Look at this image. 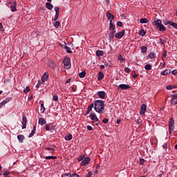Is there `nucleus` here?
<instances>
[{"mask_svg": "<svg viewBox=\"0 0 177 177\" xmlns=\"http://www.w3.org/2000/svg\"><path fill=\"white\" fill-rule=\"evenodd\" d=\"M46 8H47L48 10H52L53 9V5L50 3H46Z\"/></svg>", "mask_w": 177, "mask_h": 177, "instance_id": "22", "label": "nucleus"}, {"mask_svg": "<svg viewBox=\"0 0 177 177\" xmlns=\"http://www.w3.org/2000/svg\"><path fill=\"white\" fill-rule=\"evenodd\" d=\"M125 35V30H123L115 35V37L118 39H121V38L123 37V36Z\"/></svg>", "mask_w": 177, "mask_h": 177, "instance_id": "6", "label": "nucleus"}, {"mask_svg": "<svg viewBox=\"0 0 177 177\" xmlns=\"http://www.w3.org/2000/svg\"><path fill=\"white\" fill-rule=\"evenodd\" d=\"M139 35H140L141 37H145L146 35V32L145 31V30H140L138 32Z\"/></svg>", "mask_w": 177, "mask_h": 177, "instance_id": "30", "label": "nucleus"}, {"mask_svg": "<svg viewBox=\"0 0 177 177\" xmlns=\"http://www.w3.org/2000/svg\"><path fill=\"white\" fill-rule=\"evenodd\" d=\"M171 74H173V75H177V69L172 71Z\"/></svg>", "mask_w": 177, "mask_h": 177, "instance_id": "54", "label": "nucleus"}, {"mask_svg": "<svg viewBox=\"0 0 177 177\" xmlns=\"http://www.w3.org/2000/svg\"><path fill=\"white\" fill-rule=\"evenodd\" d=\"M106 17H108V20H110V21H113V20H114V15H113L110 11L106 12Z\"/></svg>", "mask_w": 177, "mask_h": 177, "instance_id": "12", "label": "nucleus"}, {"mask_svg": "<svg viewBox=\"0 0 177 177\" xmlns=\"http://www.w3.org/2000/svg\"><path fill=\"white\" fill-rule=\"evenodd\" d=\"M59 19V13H55V16L54 18V21H57V20Z\"/></svg>", "mask_w": 177, "mask_h": 177, "instance_id": "49", "label": "nucleus"}, {"mask_svg": "<svg viewBox=\"0 0 177 177\" xmlns=\"http://www.w3.org/2000/svg\"><path fill=\"white\" fill-rule=\"evenodd\" d=\"M163 24H164L165 26H168V24H169L170 26H171L172 21H163Z\"/></svg>", "mask_w": 177, "mask_h": 177, "instance_id": "38", "label": "nucleus"}, {"mask_svg": "<svg viewBox=\"0 0 177 177\" xmlns=\"http://www.w3.org/2000/svg\"><path fill=\"white\" fill-rule=\"evenodd\" d=\"M97 95L99 96L100 99H104L106 97V92L104 91H98Z\"/></svg>", "mask_w": 177, "mask_h": 177, "instance_id": "11", "label": "nucleus"}, {"mask_svg": "<svg viewBox=\"0 0 177 177\" xmlns=\"http://www.w3.org/2000/svg\"><path fill=\"white\" fill-rule=\"evenodd\" d=\"M55 127L50 124H46V131H55Z\"/></svg>", "mask_w": 177, "mask_h": 177, "instance_id": "13", "label": "nucleus"}, {"mask_svg": "<svg viewBox=\"0 0 177 177\" xmlns=\"http://www.w3.org/2000/svg\"><path fill=\"white\" fill-rule=\"evenodd\" d=\"M149 59H154L156 57V53H150L149 55Z\"/></svg>", "mask_w": 177, "mask_h": 177, "instance_id": "36", "label": "nucleus"}, {"mask_svg": "<svg viewBox=\"0 0 177 177\" xmlns=\"http://www.w3.org/2000/svg\"><path fill=\"white\" fill-rule=\"evenodd\" d=\"M41 84H44L43 82H41V80H39L38 83L36 85V88H39V86H41Z\"/></svg>", "mask_w": 177, "mask_h": 177, "instance_id": "44", "label": "nucleus"}, {"mask_svg": "<svg viewBox=\"0 0 177 177\" xmlns=\"http://www.w3.org/2000/svg\"><path fill=\"white\" fill-rule=\"evenodd\" d=\"M118 88L120 89H122V91H125L127 89H130L131 86L128 85V84H120L118 86Z\"/></svg>", "mask_w": 177, "mask_h": 177, "instance_id": "9", "label": "nucleus"}, {"mask_svg": "<svg viewBox=\"0 0 177 177\" xmlns=\"http://www.w3.org/2000/svg\"><path fill=\"white\" fill-rule=\"evenodd\" d=\"M49 78V73L47 72L44 73L43 76L41 77V82H43V84H45V81H46Z\"/></svg>", "mask_w": 177, "mask_h": 177, "instance_id": "8", "label": "nucleus"}, {"mask_svg": "<svg viewBox=\"0 0 177 177\" xmlns=\"http://www.w3.org/2000/svg\"><path fill=\"white\" fill-rule=\"evenodd\" d=\"M171 26L177 30V23L171 22Z\"/></svg>", "mask_w": 177, "mask_h": 177, "instance_id": "48", "label": "nucleus"}, {"mask_svg": "<svg viewBox=\"0 0 177 177\" xmlns=\"http://www.w3.org/2000/svg\"><path fill=\"white\" fill-rule=\"evenodd\" d=\"M131 75H132L133 78H138V74H136V73L135 71H133L131 73Z\"/></svg>", "mask_w": 177, "mask_h": 177, "instance_id": "42", "label": "nucleus"}, {"mask_svg": "<svg viewBox=\"0 0 177 177\" xmlns=\"http://www.w3.org/2000/svg\"><path fill=\"white\" fill-rule=\"evenodd\" d=\"M94 109L95 110L96 113L103 114V110H104V101L102 100H96L94 102Z\"/></svg>", "mask_w": 177, "mask_h": 177, "instance_id": "1", "label": "nucleus"}, {"mask_svg": "<svg viewBox=\"0 0 177 177\" xmlns=\"http://www.w3.org/2000/svg\"><path fill=\"white\" fill-rule=\"evenodd\" d=\"M54 10H55V13H59L60 12V8L59 7H55Z\"/></svg>", "mask_w": 177, "mask_h": 177, "instance_id": "47", "label": "nucleus"}, {"mask_svg": "<svg viewBox=\"0 0 177 177\" xmlns=\"http://www.w3.org/2000/svg\"><path fill=\"white\" fill-rule=\"evenodd\" d=\"M162 56H164L165 57H167V50H165L162 53Z\"/></svg>", "mask_w": 177, "mask_h": 177, "instance_id": "62", "label": "nucleus"}, {"mask_svg": "<svg viewBox=\"0 0 177 177\" xmlns=\"http://www.w3.org/2000/svg\"><path fill=\"white\" fill-rule=\"evenodd\" d=\"M115 32H116L115 30H113L112 32H110L109 36V41L114 39V35L115 34Z\"/></svg>", "mask_w": 177, "mask_h": 177, "instance_id": "18", "label": "nucleus"}, {"mask_svg": "<svg viewBox=\"0 0 177 177\" xmlns=\"http://www.w3.org/2000/svg\"><path fill=\"white\" fill-rule=\"evenodd\" d=\"M10 174V171H6L3 172V175H6L7 176H9V174Z\"/></svg>", "mask_w": 177, "mask_h": 177, "instance_id": "53", "label": "nucleus"}, {"mask_svg": "<svg viewBox=\"0 0 177 177\" xmlns=\"http://www.w3.org/2000/svg\"><path fill=\"white\" fill-rule=\"evenodd\" d=\"M162 147L163 149H168L167 143L163 144Z\"/></svg>", "mask_w": 177, "mask_h": 177, "instance_id": "60", "label": "nucleus"}, {"mask_svg": "<svg viewBox=\"0 0 177 177\" xmlns=\"http://www.w3.org/2000/svg\"><path fill=\"white\" fill-rule=\"evenodd\" d=\"M38 124L39 125H45L46 124V120L44 118H39Z\"/></svg>", "mask_w": 177, "mask_h": 177, "instance_id": "16", "label": "nucleus"}, {"mask_svg": "<svg viewBox=\"0 0 177 177\" xmlns=\"http://www.w3.org/2000/svg\"><path fill=\"white\" fill-rule=\"evenodd\" d=\"M71 177H80V176H78L75 174H73V175H71Z\"/></svg>", "mask_w": 177, "mask_h": 177, "instance_id": "64", "label": "nucleus"}, {"mask_svg": "<svg viewBox=\"0 0 177 177\" xmlns=\"http://www.w3.org/2000/svg\"><path fill=\"white\" fill-rule=\"evenodd\" d=\"M147 109V106H146V104H143L142 106H141V110L140 111V114L141 115H143V114H145V113H146V110Z\"/></svg>", "mask_w": 177, "mask_h": 177, "instance_id": "10", "label": "nucleus"}, {"mask_svg": "<svg viewBox=\"0 0 177 177\" xmlns=\"http://www.w3.org/2000/svg\"><path fill=\"white\" fill-rule=\"evenodd\" d=\"M175 130V121L174 120V118H171L169 122V133H172Z\"/></svg>", "mask_w": 177, "mask_h": 177, "instance_id": "4", "label": "nucleus"}, {"mask_svg": "<svg viewBox=\"0 0 177 177\" xmlns=\"http://www.w3.org/2000/svg\"><path fill=\"white\" fill-rule=\"evenodd\" d=\"M85 75H86V73L85 71H82L79 74L80 78H85Z\"/></svg>", "mask_w": 177, "mask_h": 177, "instance_id": "29", "label": "nucleus"}, {"mask_svg": "<svg viewBox=\"0 0 177 177\" xmlns=\"http://www.w3.org/2000/svg\"><path fill=\"white\" fill-rule=\"evenodd\" d=\"M171 103H174V100H176V97H177V93L175 94H172L171 95Z\"/></svg>", "mask_w": 177, "mask_h": 177, "instance_id": "28", "label": "nucleus"}, {"mask_svg": "<svg viewBox=\"0 0 177 177\" xmlns=\"http://www.w3.org/2000/svg\"><path fill=\"white\" fill-rule=\"evenodd\" d=\"M62 177H71V174L66 173V174L62 175Z\"/></svg>", "mask_w": 177, "mask_h": 177, "instance_id": "46", "label": "nucleus"}, {"mask_svg": "<svg viewBox=\"0 0 177 177\" xmlns=\"http://www.w3.org/2000/svg\"><path fill=\"white\" fill-rule=\"evenodd\" d=\"M46 160H53L52 156H46Z\"/></svg>", "mask_w": 177, "mask_h": 177, "instance_id": "63", "label": "nucleus"}, {"mask_svg": "<svg viewBox=\"0 0 177 177\" xmlns=\"http://www.w3.org/2000/svg\"><path fill=\"white\" fill-rule=\"evenodd\" d=\"M17 139L20 143H23V140H24L25 138L23 135H18L17 136Z\"/></svg>", "mask_w": 177, "mask_h": 177, "instance_id": "23", "label": "nucleus"}, {"mask_svg": "<svg viewBox=\"0 0 177 177\" xmlns=\"http://www.w3.org/2000/svg\"><path fill=\"white\" fill-rule=\"evenodd\" d=\"M117 26H118V27H122V23L120 21H118L117 22Z\"/></svg>", "mask_w": 177, "mask_h": 177, "instance_id": "56", "label": "nucleus"}, {"mask_svg": "<svg viewBox=\"0 0 177 177\" xmlns=\"http://www.w3.org/2000/svg\"><path fill=\"white\" fill-rule=\"evenodd\" d=\"M145 164V159H140V165H143Z\"/></svg>", "mask_w": 177, "mask_h": 177, "instance_id": "50", "label": "nucleus"}, {"mask_svg": "<svg viewBox=\"0 0 177 177\" xmlns=\"http://www.w3.org/2000/svg\"><path fill=\"white\" fill-rule=\"evenodd\" d=\"M64 49L66 50L67 53H73V51H71L70 47L65 46Z\"/></svg>", "mask_w": 177, "mask_h": 177, "instance_id": "32", "label": "nucleus"}, {"mask_svg": "<svg viewBox=\"0 0 177 177\" xmlns=\"http://www.w3.org/2000/svg\"><path fill=\"white\" fill-rule=\"evenodd\" d=\"M63 63L64 65V68L68 70V68H71V59L69 57H66L63 60Z\"/></svg>", "mask_w": 177, "mask_h": 177, "instance_id": "3", "label": "nucleus"}, {"mask_svg": "<svg viewBox=\"0 0 177 177\" xmlns=\"http://www.w3.org/2000/svg\"><path fill=\"white\" fill-rule=\"evenodd\" d=\"M118 60H120V62H125V59H124V57H122V55H119Z\"/></svg>", "mask_w": 177, "mask_h": 177, "instance_id": "41", "label": "nucleus"}, {"mask_svg": "<svg viewBox=\"0 0 177 177\" xmlns=\"http://www.w3.org/2000/svg\"><path fill=\"white\" fill-rule=\"evenodd\" d=\"M66 140H71L73 139V134H69L67 137L65 138Z\"/></svg>", "mask_w": 177, "mask_h": 177, "instance_id": "39", "label": "nucleus"}, {"mask_svg": "<svg viewBox=\"0 0 177 177\" xmlns=\"http://www.w3.org/2000/svg\"><path fill=\"white\" fill-rule=\"evenodd\" d=\"M175 88H177V86L175 85H169L166 86V89L168 91H172V89H175Z\"/></svg>", "mask_w": 177, "mask_h": 177, "instance_id": "27", "label": "nucleus"}, {"mask_svg": "<svg viewBox=\"0 0 177 177\" xmlns=\"http://www.w3.org/2000/svg\"><path fill=\"white\" fill-rule=\"evenodd\" d=\"M161 74L162 75H168L171 74V69H165V71L161 72Z\"/></svg>", "mask_w": 177, "mask_h": 177, "instance_id": "19", "label": "nucleus"}, {"mask_svg": "<svg viewBox=\"0 0 177 177\" xmlns=\"http://www.w3.org/2000/svg\"><path fill=\"white\" fill-rule=\"evenodd\" d=\"M102 122L104 124H107L109 122V119H107V118L103 119Z\"/></svg>", "mask_w": 177, "mask_h": 177, "instance_id": "55", "label": "nucleus"}, {"mask_svg": "<svg viewBox=\"0 0 177 177\" xmlns=\"http://www.w3.org/2000/svg\"><path fill=\"white\" fill-rule=\"evenodd\" d=\"M16 6H17V2L14 1L11 5H10V8L12 12H16L17 9L16 8Z\"/></svg>", "mask_w": 177, "mask_h": 177, "instance_id": "14", "label": "nucleus"}, {"mask_svg": "<svg viewBox=\"0 0 177 177\" xmlns=\"http://www.w3.org/2000/svg\"><path fill=\"white\" fill-rule=\"evenodd\" d=\"M153 24L156 26V28L159 30V31H165V26L162 24V21L161 19H158V18L154 19L153 21Z\"/></svg>", "mask_w": 177, "mask_h": 177, "instance_id": "2", "label": "nucleus"}, {"mask_svg": "<svg viewBox=\"0 0 177 177\" xmlns=\"http://www.w3.org/2000/svg\"><path fill=\"white\" fill-rule=\"evenodd\" d=\"M109 30H112L113 31H114V30H115V25H114L113 24V21H110L109 22Z\"/></svg>", "mask_w": 177, "mask_h": 177, "instance_id": "25", "label": "nucleus"}, {"mask_svg": "<svg viewBox=\"0 0 177 177\" xmlns=\"http://www.w3.org/2000/svg\"><path fill=\"white\" fill-rule=\"evenodd\" d=\"M9 102L8 98H6V100H3L1 103H0V109L1 107H2L3 106H5V104H6V103H8Z\"/></svg>", "mask_w": 177, "mask_h": 177, "instance_id": "26", "label": "nucleus"}, {"mask_svg": "<svg viewBox=\"0 0 177 177\" xmlns=\"http://www.w3.org/2000/svg\"><path fill=\"white\" fill-rule=\"evenodd\" d=\"M124 71L125 73H127L128 74H129V73H131V69L129 68H125Z\"/></svg>", "mask_w": 177, "mask_h": 177, "instance_id": "51", "label": "nucleus"}, {"mask_svg": "<svg viewBox=\"0 0 177 177\" xmlns=\"http://www.w3.org/2000/svg\"><path fill=\"white\" fill-rule=\"evenodd\" d=\"M71 89L73 92H77V86H73Z\"/></svg>", "mask_w": 177, "mask_h": 177, "instance_id": "52", "label": "nucleus"}, {"mask_svg": "<svg viewBox=\"0 0 177 177\" xmlns=\"http://www.w3.org/2000/svg\"><path fill=\"white\" fill-rule=\"evenodd\" d=\"M145 70L150 71L151 68V65L150 64H147L145 66Z\"/></svg>", "mask_w": 177, "mask_h": 177, "instance_id": "35", "label": "nucleus"}, {"mask_svg": "<svg viewBox=\"0 0 177 177\" xmlns=\"http://www.w3.org/2000/svg\"><path fill=\"white\" fill-rule=\"evenodd\" d=\"M88 131H93V128L91 126H87Z\"/></svg>", "mask_w": 177, "mask_h": 177, "instance_id": "58", "label": "nucleus"}, {"mask_svg": "<svg viewBox=\"0 0 177 177\" xmlns=\"http://www.w3.org/2000/svg\"><path fill=\"white\" fill-rule=\"evenodd\" d=\"M53 100H54V102H57V100H59V97H57V95H53Z\"/></svg>", "mask_w": 177, "mask_h": 177, "instance_id": "45", "label": "nucleus"}, {"mask_svg": "<svg viewBox=\"0 0 177 177\" xmlns=\"http://www.w3.org/2000/svg\"><path fill=\"white\" fill-rule=\"evenodd\" d=\"M54 26L55 27V28H59V27L60 26V21H57L54 23Z\"/></svg>", "mask_w": 177, "mask_h": 177, "instance_id": "34", "label": "nucleus"}, {"mask_svg": "<svg viewBox=\"0 0 177 177\" xmlns=\"http://www.w3.org/2000/svg\"><path fill=\"white\" fill-rule=\"evenodd\" d=\"M35 131H37V127L33 126V129L32 130L31 133L28 135V138H32L34 135H35Z\"/></svg>", "mask_w": 177, "mask_h": 177, "instance_id": "17", "label": "nucleus"}, {"mask_svg": "<svg viewBox=\"0 0 177 177\" xmlns=\"http://www.w3.org/2000/svg\"><path fill=\"white\" fill-rule=\"evenodd\" d=\"M48 66L50 67V68H53L54 66H53V62H49L48 64Z\"/></svg>", "mask_w": 177, "mask_h": 177, "instance_id": "57", "label": "nucleus"}, {"mask_svg": "<svg viewBox=\"0 0 177 177\" xmlns=\"http://www.w3.org/2000/svg\"><path fill=\"white\" fill-rule=\"evenodd\" d=\"M27 128V117L26 114L23 113L22 115V129H26Z\"/></svg>", "mask_w": 177, "mask_h": 177, "instance_id": "5", "label": "nucleus"}, {"mask_svg": "<svg viewBox=\"0 0 177 177\" xmlns=\"http://www.w3.org/2000/svg\"><path fill=\"white\" fill-rule=\"evenodd\" d=\"M141 52H142V53H146V52H147V47L145 46H142Z\"/></svg>", "mask_w": 177, "mask_h": 177, "instance_id": "31", "label": "nucleus"}, {"mask_svg": "<svg viewBox=\"0 0 177 177\" xmlns=\"http://www.w3.org/2000/svg\"><path fill=\"white\" fill-rule=\"evenodd\" d=\"M45 150H50L49 153H51V154H53L55 152V149L53 148L46 147Z\"/></svg>", "mask_w": 177, "mask_h": 177, "instance_id": "37", "label": "nucleus"}, {"mask_svg": "<svg viewBox=\"0 0 177 177\" xmlns=\"http://www.w3.org/2000/svg\"><path fill=\"white\" fill-rule=\"evenodd\" d=\"M89 161H91V158L86 157L83 159V160H82L81 165L85 167V165H88V164H89Z\"/></svg>", "mask_w": 177, "mask_h": 177, "instance_id": "7", "label": "nucleus"}, {"mask_svg": "<svg viewBox=\"0 0 177 177\" xmlns=\"http://www.w3.org/2000/svg\"><path fill=\"white\" fill-rule=\"evenodd\" d=\"M103 78H104V74H103L102 72H99L97 77L98 81H102Z\"/></svg>", "mask_w": 177, "mask_h": 177, "instance_id": "20", "label": "nucleus"}, {"mask_svg": "<svg viewBox=\"0 0 177 177\" xmlns=\"http://www.w3.org/2000/svg\"><path fill=\"white\" fill-rule=\"evenodd\" d=\"M30 91V86H27L25 89L24 90V93H28V91Z\"/></svg>", "mask_w": 177, "mask_h": 177, "instance_id": "40", "label": "nucleus"}, {"mask_svg": "<svg viewBox=\"0 0 177 177\" xmlns=\"http://www.w3.org/2000/svg\"><path fill=\"white\" fill-rule=\"evenodd\" d=\"M92 176V173L91 171H88V173L87 174L86 177H91Z\"/></svg>", "mask_w": 177, "mask_h": 177, "instance_id": "61", "label": "nucleus"}, {"mask_svg": "<svg viewBox=\"0 0 177 177\" xmlns=\"http://www.w3.org/2000/svg\"><path fill=\"white\" fill-rule=\"evenodd\" d=\"M103 55H104L103 50H97L96 51V56H97V57H100V56H103Z\"/></svg>", "mask_w": 177, "mask_h": 177, "instance_id": "24", "label": "nucleus"}, {"mask_svg": "<svg viewBox=\"0 0 177 177\" xmlns=\"http://www.w3.org/2000/svg\"><path fill=\"white\" fill-rule=\"evenodd\" d=\"M95 104L93 103H91L90 105H88V106L87 107V110H88L89 111H92V109H93Z\"/></svg>", "mask_w": 177, "mask_h": 177, "instance_id": "33", "label": "nucleus"}, {"mask_svg": "<svg viewBox=\"0 0 177 177\" xmlns=\"http://www.w3.org/2000/svg\"><path fill=\"white\" fill-rule=\"evenodd\" d=\"M160 66L162 67V68H164V67H165V62H162L160 64Z\"/></svg>", "mask_w": 177, "mask_h": 177, "instance_id": "59", "label": "nucleus"}, {"mask_svg": "<svg viewBox=\"0 0 177 177\" xmlns=\"http://www.w3.org/2000/svg\"><path fill=\"white\" fill-rule=\"evenodd\" d=\"M41 113H45V106H44V104H41Z\"/></svg>", "mask_w": 177, "mask_h": 177, "instance_id": "43", "label": "nucleus"}, {"mask_svg": "<svg viewBox=\"0 0 177 177\" xmlns=\"http://www.w3.org/2000/svg\"><path fill=\"white\" fill-rule=\"evenodd\" d=\"M140 23H141V24H147V23H149V19L147 18H141L140 19Z\"/></svg>", "mask_w": 177, "mask_h": 177, "instance_id": "21", "label": "nucleus"}, {"mask_svg": "<svg viewBox=\"0 0 177 177\" xmlns=\"http://www.w3.org/2000/svg\"><path fill=\"white\" fill-rule=\"evenodd\" d=\"M90 117L93 121H99V118H97V116H96V114L95 113H91L90 114Z\"/></svg>", "mask_w": 177, "mask_h": 177, "instance_id": "15", "label": "nucleus"}]
</instances>
